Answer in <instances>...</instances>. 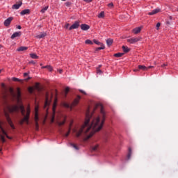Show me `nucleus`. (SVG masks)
I'll use <instances>...</instances> for the list:
<instances>
[{
    "label": "nucleus",
    "mask_w": 178,
    "mask_h": 178,
    "mask_svg": "<svg viewBox=\"0 0 178 178\" xmlns=\"http://www.w3.org/2000/svg\"><path fill=\"white\" fill-rule=\"evenodd\" d=\"M97 108L100 109V115L97 117H94L92 113L90 112V108H88L84 124L81 127L73 129L76 137L78 138L79 137H82L83 141H87L89 138H91V136H94L97 131H99V130L102 129L104 123H105L106 113L105 110H104V106H102V104H97L94 111Z\"/></svg>",
    "instance_id": "nucleus-1"
},
{
    "label": "nucleus",
    "mask_w": 178,
    "mask_h": 178,
    "mask_svg": "<svg viewBox=\"0 0 178 178\" xmlns=\"http://www.w3.org/2000/svg\"><path fill=\"white\" fill-rule=\"evenodd\" d=\"M21 111V113L22 116H24L25 123L26 124H29V119H30V113H31V110H30V106L27 107L26 108V114H25L26 110L24 109V106L23 105H13V106H8V111L10 113H13V112H19V111Z\"/></svg>",
    "instance_id": "nucleus-2"
},
{
    "label": "nucleus",
    "mask_w": 178,
    "mask_h": 178,
    "mask_svg": "<svg viewBox=\"0 0 178 178\" xmlns=\"http://www.w3.org/2000/svg\"><path fill=\"white\" fill-rule=\"evenodd\" d=\"M5 136L9 140H12V138L8 136V134H6V131H5L3 127H2V122H0V140L1 143L6 142V140L5 139Z\"/></svg>",
    "instance_id": "nucleus-3"
},
{
    "label": "nucleus",
    "mask_w": 178,
    "mask_h": 178,
    "mask_svg": "<svg viewBox=\"0 0 178 178\" xmlns=\"http://www.w3.org/2000/svg\"><path fill=\"white\" fill-rule=\"evenodd\" d=\"M80 99H81V97H80V95H78L76 98L74 100V102L72 103V105L66 102H64L63 104V106H64V108H70V109H73L74 106H76V105L79 104Z\"/></svg>",
    "instance_id": "nucleus-4"
},
{
    "label": "nucleus",
    "mask_w": 178,
    "mask_h": 178,
    "mask_svg": "<svg viewBox=\"0 0 178 178\" xmlns=\"http://www.w3.org/2000/svg\"><path fill=\"white\" fill-rule=\"evenodd\" d=\"M4 115L6 117V119L8 123V124L10 126L11 129H13V130H15V125L13 124V122H12V120L10 119V117L9 116V113H8V112L4 111Z\"/></svg>",
    "instance_id": "nucleus-5"
},
{
    "label": "nucleus",
    "mask_w": 178,
    "mask_h": 178,
    "mask_svg": "<svg viewBox=\"0 0 178 178\" xmlns=\"http://www.w3.org/2000/svg\"><path fill=\"white\" fill-rule=\"evenodd\" d=\"M141 40V38H132L130 39H127V42H129V44H136V42H138Z\"/></svg>",
    "instance_id": "nucleus-6"
},
{
    "label": "nucleus",
    "mask_w": 178,
    "mask_h": 178,
    "mask_svg": "<svg viewBox=\"0 0 178 178\" xmlns=\"http://www.w3.org/2000/svg\"><path fill=\"white\" fill-rule=\"evenodd\" d=\"M80 27V21H76L70 28L69 30H74Z\"/></svg>",
    "instance_id": "nucleus-7"
},
{
    "label": "nucleus",
    "mask_w": 178,
    "mask_h": 178,
    "mask_svg": "<svg viewBox=\"0 0 178 178\" xmlns=\"http://www.w3.org/2000/svg\"><path fill=\"white\" fill-rule=\"evenodd\" d=\"M12 20H13V17H10L4 21V26L6 27H8V26L10 25V23H12Z\"/></svg>",
    "instance_id": "nucleus-8"
},
{
    "label": "nucleus",
    "mask_w": 178,
    "mask_h": 178,
    "mask_svg": "<svg viewBox=\"0 0 178 178\" xmlns=\"http://www.w3.org/2000/svg\"><path fill=\"white\" fill-rule=\"evenodd\" d=\"M159 12H161V10L159 8H156V9L153 10L152 11L148 13V15L149 16H152L154 15H156V13H159Z\"/></svg>",
    "instance_id": "nucleus-9"
},
{
    "label": "nucleus",
    "mask_w": 178,
    "mask_h": 178,
    "mask_svg": "<svg viewBox=\"0 0 178 178\" xmlns=\"http://www.w3.org/2000/svg\"><path fill=\"white\" fill-rule=\"evenodd\" d=\"M81 29L83 31H87V30H90V26L86 24H82L81 25Z\"/></svg>",
    "instance_id": "nucleus-10"
},
{
    "label": "nucleus",
    "mask_w": 178,
    "mask_h": 178,
    "mask_svg": "<svg viewBox=\"0 0 178 178\" xmlns=\"http://www.w3.org/2000/svg\"><path fill=\"white\" fill-rule=\"evenodd\" d=\"M22 35L21 32H15L11 35L12 40H15L17 37H20Z\"/></svg>",
    "instance_id": "nucleus-11"
},
{
    "label": "nucleus",
    "mask_w": 178,
    "mask_h": 178,
    "mask_svg": "<svg viewBox=\"0 0 178 178\" xmlns=\"http://www.w3.org/2000/svg\"><path fill=\"white\" fill-rule=\"evenodd\" d=\"M143 27L140 26V27H137V28H135L132 30L133 33L134 34H138V33H140L142 30Z\"/></svg>",
    "instance_id": "nucleus-12"
},
{
    "label": "nucleus",
    "mask_w": 178,
    "mask_h": 178,
    "mask_svg": "<svg viewBox=\"0 0 178 178\" xmlns=\"http://www.w3.org/2000/svg\"><path fill=\"white\" fill-rule=\"evenodd\" d=\"M22 5H23V3L22 1H19L18 4H14L12 6L13 9H19L20 8V6H22Z\"/></svg>",
    "instance_id": "nucleus-13"
},
{
    "label": "nucleus",
    "mask_w": 178,
    "mask_h": 178,
    "mask_svg": "<svg viewBox=\"0 0 178 178\" xmlns=\"http://www.w3.org/2000/svg\"><path fill=\"white\" fill-rule=\"evenodd\" d=\"M49 105V96L48 95V93L46 94V99H45V103L44 106H48Z\"/></svg>",
    "instance_id": "nucleus-14"
},
{
    "label": "nucleus",
    "mask_w": 178,
    "mask_h": 178,
    "mask_svg": "<svg viewBox=\"0 0 178 178\" xmlns=\"http://www.w3.org/2000/svg\"><path fill=\"white\" fill-rule=\"evenodd\" d=\"M29 14H30V10L29 9L23 10L20 13V15H22V16L24 15H29Z\"/></svg>",
    "instance_id": "nucleus-15"
},
{
    "label": "nucleus",
    "mask_w": 178,
    "mask_h": 178,
    "mask_svg": "<svg viewBox=\"0 0 178 178\" xmlns=\"http://www.w3.org/2000/svg\"><path fill=\"white\" fill-rule=\"evenodd\" d=\"M29 48L27 47H19L17 51H18V52H22L23 51H27Z\"/></svg>",
    "instance_id": "nucleus-16"
},
{
    "label": "nucleus",
    "mask_w": 178,
    "mask_h": 178,
    "mask_svg": "<svg viewBox=\"0 0 178 178\" xmlns=\"http://www.w3.org/2000/svg\"><path fill=\"white\" fill-rule=\"evenodd\" d=\"M56 106L54 105L53 108H52L54 115H53V117H52V119H51V123H54V121L55 120V109H56Z\"/></svg>",
    "instance_id": "nucleus-17"
},
{
    "label": "nucleus",
    "mask_w": 178,
    "mask_h": 178,
    "mask_svg": "<svg viewBox=\"0 0 178 178\" xmlns=\"http://www.w3.org/2000/svg\"><path fill=\"white\" fill-rule=\"evenodd\" d=\"M20 97H22V92H20V88H17V99H20Z\"/></svg>",
    "instance_id": "nucleus-18"
},
{
    "label": "nucleus",
    "mask_w": 178,
    "mask_h": 178,
    "mask_svg": "<svg viewBox=\"0 0 178 178\" xmlns=\"http://www.w3.org/2000/svg\"><path fill=\"white\" fill-rule=\"evenodd\" d=\"M73 124V122H71L70 124V127L68 129V131L67 133L65 134V137H68L69 134H70V131L72 130V125Z\"/></svg>",
    "instance_id": "nucleus-19"
},
{
    "label": "nucleus",
    "mask_w": 178,
    "mask_h": 178,
    "mask_svg": "<svg viewBox=\"0 0 178 178\" xmlns=\"http://www.w3.org/2000/svg\"><path fill=\"white\" fill-rule=\"evenodd\" d=\"M38 106L35 107V118L36 120L38 119Z\"/></svg>",
    "instance_id": "nucleus-20"
},
{
    "label": "nucleus",
    "mask_w": 178,
    "mask_h": 178,
    "mask_svg": "<svg viewBox=\"0 0 178 178\" xmlns=\"http://www.w3.org/2000/svg\"><path fill=\"white\" fill-rule=\"evenodd\" d=\"M106 44L108 45V47H111V45H112V44H113V40L109 38L106 40Z\"/></svg>",
    "instance_id": "nucleus-21"
},
{
    "label": "nucleus",
    "mask_w": 178,
    "mask_h": 178,
    "mask_svg": "<svg viewBox=\"0 0 178 178\" xmlns=\"http://www.w3.org/2000/svg\"><path fill=\"white\" fill-rule=\"evenodd\" d=\"M40 120L39 118H38L37 120L35 118V130H38V129H39V124H38V120Z\"/></svg>",
    "instance_id": "nucleus-22"
},
{
    "label": "nucleus",
    "mask_w": 178,
    "mask_h": 178,
    "mask_svg": "<svg viewBox=\"0 0 178 178\" xmlns=\"http://www.w3.org/2000/svg\"><path fill=\"white\" fill-rule=\"evenodd\" d=\"M138 69L140 70H148V67H145V65H138Z\"/></svg>",
    "instance_id": "nucleus-23"
},
{
    "label": "nucleus",
    "mask_w": 178,
    "mask_h": 178,
    "mask_svg": "<svg viewBox=\"0 0 178 178\" xmlns=\"http://www.w3.org/2000/svg\"><path fill=\"white\" fill-rule=\"evenodd\" d=\"M42 69H48L49 72H52L53 70V68L51 65L43 66L42 67Z\"/></svg>",
    "instance_id": "nucleus-24"
},
{
    "label": "nucleus",
    "mask_w": 178,
    "mask_h": 178,
    "mask_svg": "<svg viewBox=\"0 0 178 178\" xmlns=\"http://www.w3.org/2000/svg\"><path fill=\"white\" fill-rule=\"evenodd\" d=\"M46 36H47V33H40V34L36 36V38H44V37H46Z\"/></svg>",
    "instance_id": "nucleus-25"
},
{
    "label": "nucleus",
    "mask_w": 178,
    "mask_h": 178,
    "mask_svg": "<svg viewBox=\"0 0 178 178\" xmlns=\"http://www.w3.org/2000/svg\"><path fill=\"white\" fill-rule=\"evenodd\" d=\"M123 55H124V53H117L114 54V56L115 58H122V56H123Z\"/></svg>",
    "instance_id": "nucleus-26"
},
{
    "label": "nucleus",
    "mask_w": 178,
    "mask_h": 178,
    "mask_svg": "<svg viewBox=\"0 0 178 178\" xmlns=\"http://www.w3.org/2000/svg\"><path fill=\"white\" fill-rule=\"evenodd\" d=\"M35 88L37 90V91H41V88L40 87V83H36L35 84Z\"/></svg>",
    "instance_id": "nucleus-27"
},
{
    "label": "nucleus",
    "mask_w": 178,
    "mask_h": 178,
    "mask_svg": "<svg viewBox=\"0 0 178 178\" xmlns=\"http://www.w3.org/2000/svg\"><path fill=\"white\" fill-rule=\"evenodd\" d=\"M105 17V13L104 11L101 12L98 15L99 19H103V17Z\"/></svg>",
    "instance_id": "nucleus-28"
},
{
    "label": "nucleus",
    "mask_w": 178,
    "mask_h": 178,
    "mask_svg": "<svg viewBox=\"0 0 178 178\" xmlns=\"http://www.w3.org/2000/svg\"><path fill=\"white\" fill-rule=\"evenodd\" d=\"M122 50L124 52L127 53L129 51H130V49L126 46H122Z\"/></svg>",
    "instance_id": "nucleus-29"
},
{
    "label": "nucleus",
    "mask_w": 178,
    "mask_h": 178,
    "mask_svg": "<svg viewBox=\"0 0 178 178\" xmlns=\"http://www.w3.org/2000/svg\"><path fill=\"white\" fill-rule=\"evenodd\" d=\"M30 56L32 58V59H38V56H37L35 54H31Z\"/></svg>",
    "instance_id": "nucleus-30"
},
{
    "label": "nucleus",
    "mask_w": 178,
    "mask_h": 178,
    "mask_svg": "<svg viewBox=\"0 0 178 178\" xmlns=\"http://www.w3.org/2000/svg\"><path fill=\"white\" fill-rule=\"evenodd\" d=\"M131 158V148H129V152L127 154V159H130Z\"/></svg>",
    "instance_id": "nucleus-31"
},
{
    "label": "nucleus",
    "mask_w": 178,
    "mask_h": 178,
    "mask_svg": "<svg viewBox=\"0 0 178 178\" xmlns=\"http://www.w3.org/2000/svg\"><path fill=\"white\" fill-rule=\"evenodd\" d=\"M48 8H49V6H46V7H44V8H42V10H40V12H41L42 13H45V12H47V10H48Z\"/></svg>",
    "instance_id": "nucleus-32"
},
{
    "label": "nucleus",
    "mask_w": 178,
    "mask_h": 178,
    "mask_svg": "<svg viewBox=\"0 0 178 178\" xmlns=\"http://www.w3.org/2000/svg\"><path fill=\"white\" fill-rule=\"evenodd\" d=\"M70 88L69 87H67L65 90V97H66L67 96V94L69 93V91H70Z\"/></svg>",
    "instance_id": "nucleus-33"
},
{
    "label": "nucleus",
    "mask_w": 178,
    "mask_h": 178,
    "mask_svg": "<svg viewBox=\"0 0 178 178\" xmlns=\"http://www.w3.org/2000/svg\"><path fill=\"white\" fill-rule=\"evenodd\" d=\"M65 123H66V119H65L64 120L59 122H58V126H63V124H65Z\"/></svg>",
    "instance_id": "nucleus-34"
},
{
    "label": "nucleus",
    "mask_w": 178,
    "mask_h": 178,
    "mask_svg": "<svg viewBox=\"0 0 178 178\" xmlns=\"http://www.w3.org/2000/svg\"><path fill=\"white\" fill-rule=\"evenodd\" d=\"M85 44H90V45H92V41H91L90 40H86V41H85Z\"/></svg>",
    "instance_id": "nucleus-35"
},
{
    "label": "nucleus",
    "mask_w": 178,
    "mask_h": 178,
    "mask_svg": "<svg viewBox=\"0 0 178 178\" xmlns=\"http://www.w3.org/2000/svg\"><path fill=\"white\" fill-rule=\"evenodd\" d=\"M101 49H105V46L102 44L100 47L96 49V51H100Z\"/></svg>",
    "instance_id": "nucleus-36"
},
{
    "label": "nucleus",
    "mask_w": 178,
    "mask_h": 178,
    "mask_svg": "<svg viewBox=\"0 0 178 178\" xmlns=\"http://www.w3.org/2000/svg\"><path fill=\"white\" fill-rule=\"evenodd\" d=\"M71 147H73L74 149L79 150V147H77V145H76L74 143H71Z\"/></svg>",
    "instance_id": "nucleus-37"
},
{
    "label": "nucleus",
    "mask_w": 178,
    "mask_h": 178,
    "mask_svg": "<svg viewBox=\"0 0 178 178\" xmlns=\"http://www.w3.org/2000/svg\"><path fill=\"white\" fill-rule=\"evenodd\" d=\"M29 92H30V94H33V92H34V88L33 87L29 88Z\"/></svg>",
    "instance_id": "nucleus-38"
},
{
    "label": "nucleus",
    "mask_w": 178,
    "mask_h": 178,
    "mask_svg": "<svg viewBox=\"0 0 178 178\" xmlns=\"http://www.w3.org/2000/svg\"><path fill=\"white\" fill-rule=\"evenodd\" d=\"M93 42L97 45H101V42L97 40H93Z\"/></svg>",
    "instance_id": "nucleus-39"
},
{
    "label": "nucleus",
    "mask_w": 178,
    "mask_h": 178,
    "mask_svg": "<svg viewBox=\"0 0 178 178\" xmlns=\"http://www.w3.org/2000/svg\"><path fill=\"white\" fill-rule=\"evenodd\" d=\"M97 149H98V145H96L92 147V151H97Z\"/></svg>",
    "instance_id": "nucleus-40"
},
{
    "label": "nucleus",
    "mask_w": 178,
    "mask_h": 178,
    "mask_svg": "<svg viewBox=\"0 0 178 178\" xmlns=\"http://www.w3.org/2000/svg\"><path fill=\"white\" fill-rule=\"evenodd\" d=\"M24 122H26V120L23 118L21 121H19V124H21V126H23V124H24Z\"/></svg>",
    "instance_id": "nucleus-41"
},
{
    "label": "nucleus",
    "mask_w": 178,
    "mask_h": 178,
    "mask_svg": "<svg viewBox=\"0 0 178 178\" xmlns=\"http://www.w3.org/2000/svg\"><path fill=\"white\" fill-rule=\"evenodd\" d=\"M97 74H102V71L101 70H99V68H97Z\"/></svg>",
    "instance_id": "nucleus-42"
},
{
    "label": "nucleus",
    "mask_w": 178,
    "mask_h": 178,
    "mask_svg": "<svg viewBox=\"0 0 178 178\" xmlns=\"http://www.w3.org/2000/svg\"><path fill=\"white\" fill-rule=\"evenodd\" d=\"M161 27V23H157L156 24V30H159V28Z\"/></svg>",
    "instance_id": "nucleus-43"
},
{
    "label": "nucleus",
    "mask_w": 178,
    "mask_h": 178,
    "mask_svg": "<svg viewBox=\"0 0 178 178\" xmlns=\"http://www.w3.org/2000/svg\"><path fill=\"white\" fill-rule=\"evenodd\" d=\"M108 8H113V3H110L108 4Z\"/></svg>",
    "instance_id": "nucleus-44"
},
{
    "label": "nucleus",
    "mask_w": 178,
    "mask_h": 178,
    "mask_svg": "<svg viewBox=\"0 0 178 178\" xmlns=\"http://www.w3.org/2000/svg\"><path fill=\"white\" fill-rule=\"evenodd\" d=\"M13 81H20V79L14 77V78H13Z\"/></svg>",
    "instance_id": "nucleus-45"
},
{
    "label": "nucleus",
    "mask_w": 178,
    "mask_h": 178,
    "mask_svg": "<svg viewBox=\"0 0 178 178\" xmlns=\"http://www.w3.org/2000/svg\"><path fill=\"white\" fill-rule=\"evenodd\" d=\"M70 5H72L71 2L67 1V2L65 3V6H67L68 7L70 6Z\"/></svg>",
    "instance_id": "nucleus-46"
},
{
    "label": "nucleus",
    "mask_w": 178,
    "mask_h": 178,
    "mask_svg": "<svg viewBox=\"0 0 178 178\" xmlns=\"http://www.w3.org/2000/svg\"><path fill=\"white\" fill-rule=\"evenodd\" d=\"M80 92H81L82 94H84V95H86L87 93H86V92L83 90H79Z\"/></svg>",
    "instance_id": "nucleus-47"
},
{
    "label": "nucleus",
    "mask_w": 178,
    "mask_h": 178,
    "mask_svg": "<svg viewBox=\"0 0 178 178\" xmlns=\"http://www.w3.org/2000/svg\"><path fill=\"white\" fill-rule=\"evenodd\" d=\"M29 72H25V73H24V77H27V76H29Z\"/></svg>",
    "instance_id": "nucleus-48"
},
{
    "label": "nucleus",
    "mask_w": 178,
    "mask_h": 178,
    "mask_svg": "<svg viewBox=\"0 0 178 178\" xmlns=\"http://www.w3.org/2000/svg\"><path fill=\"white\" fill-rule=\"evenodd\" d=\"M84 2H87L88 3L90 2H92V0H83Z\"/></svg>",
    "instance_id": "nucleus-49"
},
{
    "label": "nucleus",
    "mask_w": 178,
    "mask_h": 178,
    "mask_svg": "<svg viewBox=\"0 0 178 178\" xmlns=\"http://www.w3.org/2000/svg\"><path fill=\"white\" fill-rule=\"evenodd\" d=\"M69 26H70V24H67L65 26V29H69Z\"/></svg>",
    "instance_id": "nucleus-50"
},
{
    "label": "nucleus",
    "mask_w": 178,
    "mask_h": 178,
    "mask_svg": "<svg viewBox=\"0 0 178 178\" xmlns=\"http://www.w3.org/2000/svg\"><path fill=\"white\" fill-rule=\"evenodd\" d=\"M29 63H32V65H35V62H34L33 60L30 61Z\"/></svg>",
    "instance_id": "nucleus-51"
},
{
    "label": "nucleus",
    "mask_w": 178,
    "mask_h": 178,
    "mask_svg": "<svg viewBox=\"0 0 178 178\" xmlns=\"http://www.w3.org/2000/svg\"><path fill=\"white\" fill-rule=\"evenodd\" d=\"M165 66H168V64H163V65H161V67H165Z\"/></svg>",
    "instance_id": "nucleus-52"
},
{
    "label": "nucleus",
    "mask_w": 178,
    "mask_h": 178,
    "mask_svg": "<svg viewBox=\"0 0 178 178\" xmlns=\"http://www.w3.org/2000/svg\"><path fill=\"white\" fill-rule=\"evenodd\" d=\"M17 29H18V30H21V29H22V26H21L20 25H19V26H17Z\"/></svg>",
    "instance_id": "nucleus-53"
},
{
    "label": "nucleus",
    "mask_w": 178,
    "mask_h": 178,
    "mask_svg": "<svg viewBox=\"0 0 178 178\" xmlns=\"http://www.w3.org/2000/svg\"><path fill=\"white\" fill-rule=\"evenodd\" d=\"M152 67H154V66H149V67H147V70H148V69H152Z\"/></svg>",
    "instance_id": "nucleus-54"
},
{
    "label": "nucleus",
    "mask_w": 178,
    "mask_h": 178,
    "mask_svg": "<svg viewBox=\"0 0 178 178\" xmlns=\"http://www.w3.org/2000/svg\"><path fill=\"white\" fill-rule=\"evenodd\" d=\"M59 73L61 74V73H63V70H59Z\"/></svg>",
    "instance_id": "nucleus-55"
},
{
    "label": "nucleus",
    "mask_w": 178,
    "mask_h": 178,
    "mask_svg": "<svg viewBox=\"0 0 178 178\" xmlns=\"http://www.w3.org/2000/svg\"><path fill=\"white\" fill-rule=\"evenodd\" d=\"M134 72H138V69L134 70Z\"/></svg>",
    "instance_id": "nucleus-56"
},
{
    "label": "nucleus",
    "mask_w": 178,
    "mask_h": 178,
    "mask_svg": "<svg viewBox=\"0 0 178 178\" xmlns=\"http://www.w3.org/2000/svg\"><path fill=\"white\" fill-rule=\"evenodd\" d=\"M30 79H31V77H29L28 79H26V80H30Z\"/></svg>",
    "instance_id": "nucleus-57"
},
{
    "label": "nucleus",
    "mask_w": 178,
    "mask_h": 178,
    "mask_svg": "<svg viewBox=\"0 0 178 178\" xmlns=\"http://www.w3.org/2000/svg\"><path fill=\"white\" fill-rule=\"evenodd\" d=\"M11 92H13V89H10Z\"/></svg>",
    "instance_id": "nucleus-58"
},
{
    "label": "nucleus",
    "mask_w": 178,
    "mask_h": 178,
    "mask_svg": "<svg viewBox=\"0 0 178 178\" xmlns=\"http://www.w3.org/2000/svg\"><path fill=\"white\" fill-rule=\"evenodd\" d=\"M1 151H2V149H0V152H1Z\"/></svg>",
    "instance_id": "nucleus-59"
},
{
    "label": "nucleus",
    "mask_w": 178,
    "mask_h": 178,
    "mask_svg": "<svg viewBox=\"0 0 178 178\" xmlns=\"http://www.w3.org/2000/svg\"><path fill=\"white\" fill-rule=\"evenodd\" d=\"M99 67H101V65H99Z\"/></svg>",
    "instance_id": "nucleus-60"
},
{
    "label": "nucleus",
    "mask_w": 178,
    "mask_h": 178,
    "mask_svg": "<svg viewBox=\"0 0 178 178\" xmlns=\"http://www.w3.org/2000/svg\"><path fill=\"white\" fill-rule=\"evenodd\" d=\"M0 48H1V45H0Z\"/></svg>",
    "instance_id": "nucleus-61"
}]
</instances>
